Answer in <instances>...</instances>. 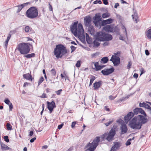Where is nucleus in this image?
Listing matches in <instances>:
<instances>
[{
	"label": "nucleus",
	"instance_id": "nucleus-13",
	"mask_svg": "<svg viewBox=\"0 0 151 151\" xmlns=\"http://www.w3.org/2000/svg\"><path fill=\"white\" fill-rule=\"evenodd\" d=\"M133 113L134 115H137L139 113H140L142 115L147 116V115L143 110L141 108H136L133 110Z\"/></svg>",
	"mask_w": 151,
	"mask_h": 151
},
{
	"label": "nucleus",
	"instance_id": "nucleus-26",
	"mask_svg": "<svg viewBox=\"0 0 151 151\" xmlns=\"http://www.w3.org/2000/svg\"><path fill=\"white\" fill-rule=\"evenodd\" d=\"M147 37L149 39H151V29H149L146 33Z\"/></svg>",
	"mask_w": 151,
	"mask_h": 151
},
{
	"label": "nucleus",
	"instance_id": "nucleus-46",
	"mask_svg": "<svg viewBox=\"0 0 151 151\" xmlns=\"http://www.w3.org/2000/svg\"><path fill=\"white\" fill-rule=\"evenodd\" d=\"M93 22L94 23L95 26H96V27L99 28L101 27H100V22H96V23L95 22Z\"/></svg>",
	"mask_w": 151,
	"mask_h": 151
},
{
	"label": "nucleus",
	"instance_id": "nucleus-41",
	"mask_svg": "<svg viewBox=\"0 0 151 151\" xmlns=\"http://www.w3.org/2000/svg\"><path fill=\"white\" fill-rule=\"evenodd\" d=\"M114 55L112 56H115V57H119L120 55V52L119 51H118L116 53H114Z\"/></svg>",
	"mask_w": 151,
	"mask_h": 151
},
{
	"label": "nucleus",
	"instance_id": "nucleus-52",
	"mask_svg": "<svg viewBox=\"0 0 151 151\" xmlns=\"http://www.w3.org/2000/svg\"><path fill=\"white\" fill-rule=\"evenodd\" d=\"M70 47L71 50V52H73L76 49V47L73 45L71 46Z\"/></svg>",
	"mask_w": 151,
	"mask_h": 151
},
{
	"label": "nucleus",
	"instance_id": "nucleus-55",
	"mask_svg": "<svg viewBox=\"0 0 151 151\" xmlns=\"http://www.w3.org/2000/svg\"><path fill=\"white\" fill-rule=\"evenodd\" d=\"M76 123V121H74L72 122L71 124V127L72 128H73Z\"/></svg>",
	"mask_w": 151,
	"mask_h": 151
},
{
	"label": "nucleus",
	"instance_id": "nucleus-63",
	"mask_svg": "<svg viewBox=\"0 0 151 151\" xmlns=\"http://www.w3.org/2000/svg\"><path fill=\"white\" fill-rule=\"evenodd\" d=\"M11 36V35L10 34H9L7 37L6 40V41H7L9 42V40H10V38Z\"/></svg>",
	"mask_w": 151,
	"mask_h": 151
},
{
	"label": "nucleus",
	"instance_id": "nucleus-7",
	"mask_svg": "<svg viewBox=\"0 0 151 151\" xmlns=\"http://www.w3.org/2000/svg\"><path fill=\"white\" fill-rule=\"evenodd\" d=\"M129 125L130 127L134 129H140L142 125L137 121L135 117L129 121Z\"/></svg>",
	"mask_w": 151,
	"mask_h": 151
},
{
	"label": "nucleus",
	"instance_id": "nucleus-54",
	"mask_svg": "<svg viewBox=\"0 0 151 151\" xmlns=\"http://www.w3.org/2000/svg\"><path fill=\"white\" fill-rule=\"evenodd\" d=\"M8 105L9 106V110L10 111H12L13 109V105L11 103Z\"/></svg>",
	"mask_w": 151,
	"mask_h": 151
},
{
	"label": "nucleus",
	"instance_id": "nucleus-47",
	"mask_svg": "<svg viewBox=\"0 0 151 151\" xmlns=\"http://www.w3.org/2000/svg\"><path fill=\"white\" fill-rule=\"evenodd\" d=\"M122 29H123L124 30V31L123 32L124 33H125V35H126V36H127V31L125 27L124 26H123L122 27Z\"/></svg>",
	"mask_w": 151,
	"mask_h": 151
},
{
	"label": "nucleus",
	"instance_id": "nucleus-44",
	"mask_svg": "<svg viewBox=\"0 0 151 151\" xmlns=\"http://www.w3.org/2000/svg\"><path fill=\"white\" fill-rule=\"evenodd\" d=\"M132 65V62L130 61L129 62L127 66V68L128 69H129L131 68V66Z\"/></svg>",
	"mask_w": 151,
	"mask_h": 151
},
{
	"label": "nucleus",
	"instance_id": "nucleus-6",
	"mask_svg": "<svg viewBox=\"0 0 151 151\" xmlns=\"http://www.w3.org/2000/svg\"><path fill=\"white\" fill-rule=\"evenodd\" d=\"M116 134V130L115 128H112L110 130L109 133H105L102 136L103 139H106L108 141L110 142L113 140Z\"/></svg>",
	"mask_w": 151,
	"mask_h": 151
},
{
	"label": "nucleus",
	"instance_id": "nucleus-48",
	"mask_svg": "<svg viewBox=\"0 0 151 151\" xmlns=\"http://www.w3.org/2000/svg\"><path fill=\"white\" fill-rule=\"evenodd\" d=\"M62 91V89H60L58 91H55V92L57 95H59L60 94Z\"/></svg>",
	"mask_w": 151,
	"mask_h": 151
},
{
	"label": "nucleus",
	"instance_id": "nucleus-62",
	"mask_svg": "<svg viewBox=\"0 0 151 151\" xmlns=\"http://www.w3.org/2000/svg\"><path fill=\"white\" fill-rule=\"evenodd\" d=\"M40 97L42 98H47L46 94L45 93H43L42 94V95L40 96Z\"/></svg>",
	"mask_w": 151,
	"mask_h": 151
},
{
	"label": "nucleus",
	"instance_id": "nucleus-22",
	"mask_svg": "<svg viewBox=\"0 0 151 151\" xmlns=\"http://www.w3.org/2000/svg\"><path fill=\"white\" fill-rule=\"evenodd\" d=\"M105 30L108 32H113V28L110 25H106L104 27Z\"/></svg>",
	"mask_w": 151,
	"mask_h": 151
},
{
	"label": "nucleus",
	"instance_id": "nucleus-64",
	"mask_svg": "<svg viewBox=\"0 0 151 151\" xmlns=\"http://www.w3.org/2000/svg\"><path fill=\"white\" fill-rule=\"evenodd\" d=\"M36 139V138L35 137H34L33 138L31 139L30 140V142L31 143L33 142Z\"/></svg>",
	"mask_w": 151,
	"mask_h": 151
},
{
	"label": "nucleus",
	"instance_id": "nucleus-14",
	"mask_svg": "<svg viewBox=\"0 0 151 151\" xmlns=\"http://www.w3.org/2000/svg\"><path fill=\"white\" fill-rule=\"evenodd\" d=\"M47 108L49 110L50 113H51L53 109L56 107L55 103L54 101H52L51 102L47 101Z\"/></svg>",
	"mask_w": 151,
	"mask_h": 151
},
{
	"label": "nucleus",
	"instance_id": "nucleus-53",
	"mask_svg": "<svg viewBox=\"0 0 151 151\" xmlns=\"http://www.w3.org/2000/svg\"><path fill=\"white\" fill-rule=\"evenodd\" d=\"M145 108L146 109H150L151 111V107H150V105L147 104H146Z\"/></svg>",
	"mask_w": 151,
	"mask_h": 151
},
{
	"label": "nucleus",
	"instance_id": "nucleus-40",
	"mask_svg": "<svg viewBox=\"0 0 151 151\" xmlns=\"http://www.w3.org/2000/svg\"><path fill=\"white\" fill-rule=\"evenodd\" d=\"M4 140L7 142H9V137L7 136H5L4 137Z\"/></svg>",
	"mask_w": 151,
	"mask_h": 151
},
{
	"label": "nucleus",
	"instance_id": "nucleus-60",
	"mask_svg": "<svg viewBox=\"0 0 151 151\" xmlns=\"http://www.w3.org/2000/svg\"><path fill=\"white\" fill-rule=\"evenodd\" d=\"M115 98V97H114L112 95H110L109 96V99L111 100H114Z\"/></svg>",
	"mask_w": 151,
	"mask_h": 151
},
{
	"label": "nucleus",
	"instance_id": "nucleus-2",
	"mask_svg": "<svg viewBox=\"0 0 151 151\" xmlns=\"http://www.w3.org/2000/svg\"><path fill=\"white\" fill-rule=\"evenodd\" d=\"M95 36H96V40L100 42L108 41L111 40L113 39L111 35L102 32H97Z\"/></svg>",
	"mask_w": 151,
	"mask_h": 151
},
{
	"label": "nucleus",
	"instance_id": "nucleus-1",
	"mask_svg": "<svg viewBox=\"0 0 151 151\" xmlns=\"http://www.w3.org/2000/svg\"><path fill=\"white\" fill-rule=\"evenodd\" d=\"M54 55L58 58H62L67 53V51L65 46L62 44H59L56 46L53 52Z\"/></svg>",
	"mask_w": 151,
	"mask_h": 151
},
{
	"label": "nucleus",
	"instance_id": "nucleus-31",
	"mask_svg": "<svg viewBox=\"0 0 151 151\" xmlns=\"http://www.w3.org/2000/svg\"><path fill=\"white\" fill-rule=\"evenodd\" d=\"M105 67V65H99L97 66V67H96L95 68V70L96 71H98L99 70H100L102 69V68H104Z\"/></svg>",
	"mask_w": 151,
	"mask_h": 151
},
{
	"label": "nucleus",
	"instance_id": "nucleus-45",
	"mask_svg": "<svg viewBox=\"0 0 151 151\" xmlns=\"http://www.w3.org/2000/svg\"><path fill=\"white\" fill-rule=\"evenodd\" d=\"M4 102L7 105H9L11 103L10 101L7 98L5 99Z\"/></svg>",
	"mask_w": 151,
	"mask_h": 151
},
{
	"label": "nucleus",
	"instance_id": "nucleus-28",
	"mask_svg": "<svg viewBox=\"0 0 151 151\" xmlns=\"http://www.w3.org/2000/svg\"><path fill=\"white\" fill-rule=\"evenodd\" d=\"M25 55L24 57L27 58H31L34 57L35 56V54L34 53H32L30 54H28Z\"/></svg>",
	"mask_w": 151,
	"mask_h": 151
},
{
	"label": "nucleus",
	"instance_id": "nucleus-19",
	"mask_svg": "<svg viewBox=\"0 0 151 151\" xmlns=\"http://www.w3.org/2000/svg\"><path fill=\"white\" fill-rule=\"evenodd\" d=\"M101 16L99 14H96L93 17V22H95L96 23V22H100L101 19Z\"/></svg>",
	"mask_w": 151,
	"mask_h": 151
},
{
	"label": "nucleus",
	"instance_id": "nucleus-56",
	"mask_svg": "<svg viewBox=\"0 0 151 151\" xmlns=\"http://www.w3.org/2000/svg\"><path fill=\"white\" fill-rule=\"evenodd\" d=\"M109 42H108L107 41H106L105 42H104L103 44V45L104 46H108L109 45Z\"/></svg>",
	"mask_w": 151,
	"mask_h": 151
},
{
	"label": "nucleus",
	"instance_id": "nucleus-24",
	"mask_svg": "<svg viewBox=\"0 0 151 151\" xmlns=\"http://www.w3.org/2000/svg\"><path fill=\"white\" fill-rule=\"evenodd\" d=\"M109 58L107 57H103L101 59V62L102 63L105 64L109 61Z\"/></svg>",
	"mask_w": 151,
	"mask_h": 151
},
{
	"label": "nucleus",
	"instance_id": "nucleus-18",
	"mask_svg": "<svg viewBox=\"0 0 151 151\" xmlns=\"http://www.w3.org/2000/svg\"><path fill=\"white\" fill-rule=\"evenodd\" d=\"M102 83V81H99L98 82H95L93 85L94 87V89L95 90L98 89L99 87L101 86Z\"/></svg>",
	"mask_w": 151,
	"mask_h": 151
},
{
	"label": "nucleus",
	"instance_id": "nucleus-59",
	"mask_svg": "<svg viewBox=\"0 0 151 151\" xmlns=\"http://www.w3.org/2000/svg\"><path fill=\"white\" fill-rule=\"evenodd\" d=\"M103 3L105 5H108L109 4L108 0H103Z\"/></svg>",
	"mask_w": 151,
	"mask_h": 151
},
{
	"label": "nucleus",
	"instance_id": "nucleus-36",
	"mask_svg": "<svg viewBox=\"0 0 151 151\" xmlns=\"http://www.w3.org/2000/svg\"><path fill=\"white\" fill-rule=\"evenodd\" d=\"M124 120L125 122L127 123L131 119H130L129 118V117H128L127 116H125L124 117Z\"/></svg>",
	"mask_w": 151,
	"mask_h": 151
},
{
	"label": "nucleus",
	"instance_id": "nucleus-35",
	"mask_svg": "<svg viewBox=\"0 0 151 151\" xmlns=\"http://www.w3.org/2000/svg\"><path fill=\"white\" fill-rule=\"evenodd\" d=\"M107 24L111 23L113 22V19L111 18L105 20Z\"/></svg>",
	"mask_w": 151,
	"mask_h": 151
},
{
	"label": "nucleus",
	"instance_id": "nucleus-21",
	"mask_svg": "<svg viewBox=\"0 0 151 151\" xmlns=\"http://www.w3.org/2000/svg\"><path fill=\"white\" fill-rule=\"evenodd\" d=\"M23 76L24 78H25L27 80L31 81H32V80L33 78L32 75L29 73L23 74Z\"/></svg>",
	"mask_w": 151,
	"mask_h": 151
},
{
	"label": "nucleus",
	"instance_id": "nucleus-33",
	"mask_svg": "<svg viewBox=\"0 0 151 151\" xmlns=\"http://www.w3.org/2000/svg\"><path fill=\"white\" fill-rule=\"evenodd\" d=\"M110 15V14L109 13L107 12H106L105 13H104L102 14V18H105L109 17Z\"/></svg>",
	"mask_w": 151,
	"mask_h": 151
},
{
	"label": "nucleus",
	"instance_id": "nucleus-5",
	"mask_svg": "<svg viewBox=\"0 0 151 151\" xmlns=\"http://www.w3.org/2000/svg\"><path fill=\"white\" fill-rule=\"evenodd\" d=\"M100 141V137H96L92 143L89 142L85 146V148H87L86 151H94L98 146Z\"/></svg>",
	"mask_w": 151,
	"mask_h": 151
},
{
	"label": "nucleus",
	"instance_id": "nucleus-10",
	"mask_svg": "<svg viewBox=\"0 0 151 151\" xmlns=\"http://www.w3.org/2000/svg\"><path fill=\"white\" fill-rule=\"evenodd\" d=\"M147 116H145L144 115H139L135 117L136 120L142 126L143 124L146 123L148 121V119L146 118Z\"/></svg>",
	"mask_w": 151,
	"mask_h": 151
},
{
	"label": "nucleus",
	"instance_id": "nucleus-17",
	"mask_svg": "<svg viewBox=\"0 0 151 151\" xmlns=\"http://www.w3.org/2000/svg\"><path fill=\"white\" fill-rule=\"evenodd\" d=\"M114 145L112 147V149L116 151L118 150L119 148L122 146V143L120 142H114Z\"/></svg>",
	"mask_w": 151,
	"mask_h": 151
},
{
	"label": "nucleus",
	"instance_id": "nucleus-39",
	"mask_svg": "<svg viewBox=\"0 0 151 151\" xmlns=\"http://www.w3.org/2000/svg\"><path fill=\"white\" fill-rule=\"evenodd\" d=\"M30 2H27L23 4H21V5H20L22 8L26 6L28 4H30Z\"/></svg>",
	"mask_w": 151,
	"mask_h": 151
},
{
	"label": "nucleus",
	"instance_id": "nucleus-16",
	"mask_svg": "<svg viewBox=\"0 0 151 151\" xmlns=\"http://www.w3.org/2000/svg\"><path fill=\"white\" fill-rule=\"evenodd\" d=\"M91 17L88 16L85 17L84 18V23L86 26H88L91 24Z\"/></svg>",
	"mask_w": 151,
	"mask_h": 151
},
{
	"label": "nucleus",
	"instance_id": "nucleus-23",
	"mask_svg": "<svg viewBox=\"0 0 151 151\" xmlns=\"http://www.w3.org/2000/svg\"><path fill=\"white\" fill-rule=\"evenodd\" d=\"M0 145L1 147V148L3 150H9L10 149V148L7 145L5 144H4L2 142H1Z\"/></svg>",
	"mask_w": 151,
	"mask_h": 151
},
{
	"label": "nucleus",
	"instance_id": "nucleus-50",
	"mask_svg": "<svg viewBox=\"0 0 151 151\" xmlns=\"http://www.w3.org/2000/svg\"><path fill=\"white\" fill-rule=\"evenodd\" d=\"M113 121L112 120L109 122H108L105 123V124L106 126H108L111 124L113 122Z\"/></svg>",
	"mask_w": 151,
	"mask_h": 151
},
{
	"label": "nucleus",
	"instance_id": "nucleus-32",
	"mask_svg": "<svg viewBox=\"0 0 151 151\" xmlns=\"http://www.w3.org/2000/svg\"><path fill=\"white\" fill-rule=\"evenodd\" d=\"M134 114L133 112H129L127 116L131 119L134 116Z\"/></svg>",
	"mask_w": 151,
	"mask_h": 151
},
{
	"label": "nucleus",
	"instance_id": "nucleus-42",
	"mask_svg": "<svg viewBox=\"0 0 151 151\" xmlns=\"http://www.w3.org/2000/svg\"><path fill=\"white\" fill-rule=\"evenodd\" d=\"M17 7H18V9L17 10V13H19V12L22 9V7L20 5H18Z\"/></svg>",
	"mask_w": 151,
	"mask_h": 151
},
{
	"label": "nucleus",
	"instance_id": "nucleus-29",
	"mask_svg": "<svg viewBox=\"0 0 151 151\" xmlns=\"http://www.w3.org/2000/svg\"><path fill=\"white\" fill-rule=\"evenodd\" d=\"M95 77L93 76H91V79L90 80L89 86H91L93 81L95 79Z\"/></svg>",
	"mask_w": 151,
	"mask_h": 151
},
{
	"label": "nucleus",
	"instance_id": "nucleus-49",
	"mask_svg": "<svg viewBox=\"0 0 151 151\" xmlns=\"http://www.w3.org/2000/svg\"><path fill=\"white\" fill-rule=\"evenodd\" d=\"M146 104L144 102L142 103H140L139 104V106L140 107H145Z\"/></svg>",
	"mask_w": 151,
	"mask_h": 151
},
{
	"label": "nucleus",
	"instance_id": "nucleus-57",
	"mask_svg": "<svg viewBox=\"0 0 151 151\" xmlns=\"http://www.w3.org/2000/svg\"><path fill=\"white\" fill-rule=\"evenodd\" d=\"M63 124L62 123L61 124L58 125V129H60L63 127Z\"/></svg>",
	"mask_w": 151,
	"mask_h": 151
},
{
	"label": "nucleus",
	"instance_id": "nucleus-43",
	"mask_svg": "<svg viewBox=\"0 0 151 151\" xmlns=\"http://www.w3.org/2000/svg\"><path fill=\"white\" fill-rule=\"evenodd\" d=\"M51 74L53 76H55L56 74V72L55 69L53 68L52 69L51 71Z\"/></svg>",
	"mask_w": 151,
	"mask_h": 151
},
{
	"label": "nucleus",
	"instance_id": "nucleus-3",
	"mask_svg": "<svg viewBox=\"0 0 151 151\" xmlns=\"http://www.w3.org/2000/svg\"><path fill=\"white\" fill-rule=\"evenodd\" d=\"M29 46L32 47V45L29 43H21L18 45L17 49L21 54H27L30 51Z\"/></svg>",
	"mask_w": 151,
	"mask_h": 151
},
{
	"label": "nucleus",
	"instance_id": "nucleus-34",
	"mask_svg": "<svg viewBox=\"0 0 151 151\" xmlns=\"http://www.w3.org/2000/svg\"><path fill=\"white\" fill-rule=\"evenodd\" d=\"M105 20H103L101 22H100V27H101V26H103L107 24Z\"/></svg>",
	"mask_w": 151,
	"mask_h": 151
},
{
	"label": "nucleus",
	"instance_id": "nucleus-12",
	"mask_svg": "<svg viewBox=\"0 0 151 151\" xmlns=\"http://www.w3.org/2000/svg\"><path fill=\"white\" fill-rule=\"evenodd\" d=\"M114 70V69L113 67L109 69H105L102 70L101 73L104 76H107L113 73Z\"/></svg>",
	"mask_w": 151,
	"mask_h": 151
},
{
	"label": "nucleus",
	"instance_id": "nucleus-51",
	"mask_svg": "<svg viewBox=\"0 0 151 151\" xmlns=\"http://www.w3.org/2000/svg\"><path fill=\"white\" fill-rule=\"evenodd\" d=\"M29 30V27L28 26H26L25 27V29H24V31H25L26 32H28Z\"/></svg>",
	"mask_w": 151,
	"mask_h": 151
},
{
	"label": "nucleus",
	"instance_id": "nucleus-15",
	"mask_svg": "<svg viewBox=\"0 0 151 151\" xmlns=\"http://www.w3.org/2000/svg\"><path fill=\"white\" fill-rule=\"evenodd\" d=\"M120 130L121 131L120 134H123L126 133L128 131L127 125L124 123L121 124L120 127Z\"/></svg>",
	"mask_w": 151,
	"mask_h": 151
},
{
	"label": "nucleus",
	"instance_id": "nucleus-38",
	"mask_svg": "<svg viewBox=\"0 0 151 151\" xmlns=\"http://www.w3.org/2000/svg\"><path fill=\"white\" fill-rule=\"evenodd\" d=\"M81 60H78L77 61L76 63V66L77 67H79L81 65Z\"/></svg>",
	"mask_w": 151,
	"mask_h": 151
},
{
	"label": "nucleus",
	"instance_id": "nucleus-37",
	"mask_svg": "<svg viewBox=\"0 0 151 151\" xmlns=\"http://www.w3.org/2000/svg\"><path fill=\"white\" fill-rule=\"evenodd\" d=\"M44 78L42 76L39 79L38 81V85H40L44 81Z\"/></svg>",
	"mask_w": 151,
	"mask_h": 151
},
{
	"label": "nucleus",
	"instance_id": "nucleus-20",
	"mask_svg": "<svg viewBox=\"0 0 151 151\" xmlns=\"http://www.w3.org/2000/svg\"><path fill=\"white\" fill-rule=\"evenodd\" d=\"M86 27H88V32L91 35H93L95 32V29L93 26L91 24Z\"/></svg>",
	"mask_w": 151,
	"mask_h": 151
},
{
	"label": "nucleus",
	"instance_id": "nucleus-58",
	"mask_svg": "<svg viewBox=\"0 0 151 151\" xmlns=\"http://www.w3.org/2000/svg\"><path fill=\"white\" fill-rule=\"evenodd\" d=\"M131 144V142H130L129 140H127L125 144L126 146H128L130 145Z\"/></svg>",
	"mask_w": 151,
	"mask_h": 151
},
{
	"label": "nucleus",
	"instance_id": "nucleus-8",
	"mask_svg": "<svg viewBox=\"0 0 151 151\" xmlns=\"http://www.w3.org/2000/svg\"><path fill=\"white\" fill-rule=\"evenodd\" d=\"M78 22L77 21L72 23L70 26V30L71 32L73 34L75 37H77L78 35L79 25L80 24L82 25L81 23H79L78 24Z\"/></svg>",
	"mask_w": 151,
	"mask_h": 151
},
{
	"label": "nucleus",
	"instance_id": "nucleus-11",
	"mask_svg": "<svg viewBox=\"0 0 151 151\" xmlns=\"http://www.w3.org/2000/svg\"><path fill=\"white\" fill-rule=\"evenodd\" d=\"M110 61H111L115 66H117L120 63V59L119 57L112 56Z\"/></svg>",
	"mask_w": 151,
	"mask_h": 151
},
{
	"label": "nucleus",
	"instance_id": "nucleus-27",
	"mask_svg": "<svg viewBox=\"0 0 151 151\" xmlns=\"http://www.w3.org/2000/svg\"><path fill=\"white\" fill-rule=\"evenodd\" d=\"M86 39L87 42L90 43L92 41L90 37L88 34L87 33H86Z\"/></svg>",
	"mask_w": 151,
	"mask_h": 151
},
{
	"label": "nucleus",
	"instance_id": "nucleus-9",
	"mask_svg": "<svg viewBox=\"0 0 151 151\" xmlns=\"http://www.w3.org/2000/svg\"><path fill=\"white\" fill-rule=\"evenodd\" d=\"M78 35L77 36L80 39L81 41L85 43V38L84 31L83 28V26L81 24L79 25Z\"/></svg>",
	"mask_w": 151,
	"mask_h": 151
},
{
	"label": "nucleus",
	"instance_id": "nucleus-61",
	"mask_svg": "<svg viewBox=\"0 0 151 151\" xmlns=\"http://www.w3.org/2000/svg\"><path fill=\"white\" fill-rule=\"evenodd\" d=\"M49 10L50 11H52V5L50 4H49Z\"/></svg>",
	"mask_w": 151,
	"mask_h": 151
},
{
	"label": "nucleus",
	"instance_id": "nucleus-4",
	"mask_svg": "<svg viewBox=\"0 0 151 151\" xmlns=\"http://www.w3.org/2000/svg\"><path fill=\"white\" fill-rule=\"evenodd\" d=\"M27 17L29 18L33 19L38 16V13L37 8L34 6L29 8L26 12Z\"/></svg>",
	"mask_w": 151,
	"mask_h": 151
},
{
	"label": "nucleus",
	"instance_id": "nucleus-25",
	"mask_svg": "<svg viewBox=\"0 0 151 151\" xmlns=\"http://www.w3.org/2000/svg\"><path fill=\"white\" fill-rule=\"evenodd\" d=\"M98 41L97 40H96V36H95V40L93 42L94 47H97L100 45V44Z\"/></svg>",
	"mask_w": 151,
	"mask_h": 151
},
{
	"label": "nucleus",
	"instance_id": "nucleus-30",
	"mask_svg": "<svg viewBox=\"0 0 151 151\" xmlns=\"http://www.w3.org/2000/svg\"><path fill=\"white\" fill-rule=\"evenodd\" d=\"M6 126V129L8 130H11L12 129V126L9 123H7Z\"/></svg>",
	"mask_w": 151,
	"mask_h": 151
}]
</instances>
